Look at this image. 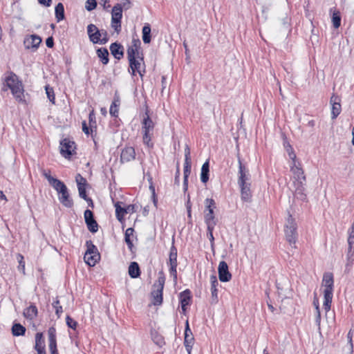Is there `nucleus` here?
<instances>
[{
    "label": "nucleus",
    "instance_id": "nucleus-1",
    "mask_svg": "<svg viewBox=\"0 0 354 354\" xmlns=\"http://www.w3.org/2000/svg\"><path fill=\"white\" fill-rule=\"evenodd\" d=\"M284 232L286 241L290 245H294L293 248H296L295 244L298 237L297 224L295 219L290 214L288 215L286 219L284 225Z\"/></svg>",
    "mask_w": 354,
    "mask_h": 354
},
{
    "label": "nucleus",
    "instance_id": "nucleus-2",
    "mask_svg": "<svg viewBox=\"0 0 354 354\" xmlns=\"http://www.w3.org/2000/svg\"><path fill=\"white\" fill-rule=\"evenodd\" d=\"M165 283V277L162 272H159L158 279L152 286L151 296L152 297V304L154 306H160L162 303V292Z\"/></svg>",
    "mask_w": 354,
    "mask_h": 354
},
{
    "label": "nucleus",
    "instance_id": "nucleus-3",
    "mask_svg": "<svg viewBox=\"0 0 354 354\" xmlns=\"http://www.w3.org/2000/svg\"><path fill=\"white\" fill-rule=\"evenodd\" d=\"M154 128V123L152 120L150 118L148 111L145 113V116L144 117L142 122V129L143 132V142L146 144L148 147H152V143H151L152 133H151Z\"/></svg>",
    "mask_w": 354,
    "mask_h": 354
},
{
    "label": "nucleus",
    "instance_id": "nucleus-4",
    "mask_svg": "<svg viewBox=\"0 0 354 354\" xmlns=\"http://www.w3.org/2000/svg\"><path fill=\"white\" fill-rule=\"evenodd\" d=\"M205 209L204 211V219L206 225L212 223L216 224L214 216V209H216V203L212 198H206L205 201Z\"/></svg>",
    "mask_w": 354,
    "mask_h": 354
},
{
    "label": "nucleus",
    "instance_id": "nucleus-5",
    "mask_svg": "<svg viewBox=\"0 0 354 354\" xmlns=\"http://www.w3.org/2000/svg\"><path fill=\"white\" fill-rule=\"evenodd\" d=\"M76 145L75 142L68 138H64L60 142V153L65 158H70L75 153Z\"/></svg>",
    "mask_w": 354,
    "mask_h": 354
},
{
    "label": "nucleus",
    "instance_id": "nucleus-6",
    "mask_svg": "<svg viewBox=\"0 0 354 354\" xmlns=\"http://www.w3.org/2000/svg\"><path fill=\"white\" fill-rule=\"evenodd\" d=\"M190 148L188 145H185V163H184V185L185 189H187V181L188 176L191 173V167H192V161L190 156Z\"/></svg>",
    "mask_w": 354,
    "mask_h": 354
},
{
    "label": "nucleus",
    "instance_id": "nucleus-7",
    "mask_svg": "<svg viewBox=\"0 0 354 354\" xmlns=\"http://www.w3.org/2000/svg\"><path fill=\"white\" fill-rule=\"evenodd\" d=\"M306 181V178H304V179H294L292 180L293 186L295 187V195L301 201H304L306 198V195L305 194Z\"/></svg>",
    "mask_w": 354,
    "mask_h": 354
},
{
    "label": "nucleus",
    "instance_id": "nucleus-8",
    "mask_svg": "<svg viewBox=\"0 0 354 354\" xmlns=\"http://www.w3.org/2000/svg\"><path fill=\"white\" fill-rule=\"evenodd\" d=\"M141 42L139 39H133L131 45L127 49L128 59H133L135 57L142 60L143 58L139 56V49L140 48Z\"/></svg>",
    "mask_w": 354,
    "mask_h": 354
},
{
    "label": "nucleus",
    "instance_id": "nucleus-9",
    "mask_svg": "<svg viewBox=\"0 0 354 354\" xmlns=\"http://www.w3.org/2000/svg\"><path fill=\"white\" fill-rule=\"evenodd\" d=\"M218 278L221 281L227 282L232 279V274L229 272L227 263L222 261L219 263L218 268Z\"/></svg>",
    "mask_w": 354,
    "mask_h": 354
},
{
    "label": "nucleus",
    "instance_id": "nucleus-10",
    "mask_svg": "<svg viewBox=\"0 0 354 354\" xmlns=\"http://www.w3.org/2000/svg\"><path fill=\"white\" fill-rule=\"evenodd\" d=\"M87 33L90 41L93 44H100L101 35L100 30L94 24H89L87 26Z\"/></svg>",
    "mask_w": 354,
    "mask_h": 354
},
{
    "label": "nucleus",
    "instance_id": "nucleus-11",
    "mask_svg": "<svg viewBox=\"0 0 354 354\" xmlns=\"http://www.w3.org/2000/svg\"><path fill=\"white\" fill-rule=\"evenodd\" d=\"M250 180V175L248 170L246 169L245 165H243L240 158H239V185H243L245 183H248V181Z\"/></svg>",
    "mask_w": 354,
    "mask_h": 354
},
{
    "label": "nucleus",
    "instance_id": "nucleus-12",
    "mask_svg": "<svg viewBox=\"0 0 354 354\" xmlns=\"http://www.w3.org/2000/svg\"><path fill=\"white\" fill-rule=\"evenodd\" d=\"M128 60L129 62V68L131 71V75H136V73H138L142 77L145 72V68L141 70V62L142 60L138 59V57H135L133 59H129Z\"/></svg>",
    "mask_w": 354,
    "mask_h": 354
},
{
    "label": "nucleus",
    "instance_id": "nucleus-13",
    "mask_svg": "<svg viewBox=\"0 0 354 354\" xmlns=\"http://www.w3.org/2000/svg\"><path fill=\"white\" fill-rule=\"evenodd\" d=\"M75 181L77 185V189L79 196L83 199L86 198V187L87 185V181L81 174H77L75 176Z\"/></svg>",
    "mask_w": 354,
    "mask_h": 354
},
{
    "label": "nucleus",
    "instance_id": "nucleus-14",
    "mask_svg": "<svg viewBox=\"0 0 354 354\" xmlns=\"http://www.w3.org/2000/svg\"><path fill=\"white\" fill-rule=\"evenodd\" d=\"M330 102L332 104V119H335L340 114L342 110L340 98L333 94L330 97Z\"/></svg>",
    "mask_w": 354,
    "mask_h": 354
},
{
    "label": "nucleus",
    "instance_id": "nucleus-15",
    "mask_svg": "<svg viewBox=\"0 0 354 354\" xmlns=\"http://www.w3.org/2000/svg\"><path fill=\"white\" fill-rule=\"evenodd\" d=\"M136 152L132 147H127L122 149L120 155L121 162H128L135 159Z\"/></svg>",
    "mask_w": 354,
    "mask_h": 354
},
{
    "label": "nucleus",
    "instance_id": "nucleus-16",
    "mask_svg": "<svg viewBox=\"0 0 354 354\" xmlns=\"http://www.w3.org/2000/svg\"><path fill=\"white\" fill-rule=\"evenodd\" d=\"M41 42V37L35 35H32L24 39V45L28 49L34 48L36 50L39 47Z\"/></svg>",
    "mask_w": 354,
    "mask_h": 354
},
{
    "label": "nucleus",
    "instance_id": "nucleus-17",
    "mask_svg": "<svg viewBox=\"0 0 354 354\" xmlns=\"http://www.w3.org/2000/svg\"><path fill=\"white\" fill-rule=\"evenodd\" d=\"M333 275L330 272H326L324 274L322 285L324 286V290L329 293H333Z\"/></svg>",
    "mask_w": 354,
    "mask_h": 354
},
{
    "label": "nucleus",
    "instance_id": "nucleus-18",
    "mask_svg": "<svg viewBox=\"0 0 354 354\" xmlns=\"http://www.w3.org/2000/svg\"><path fill=\"white\" fill-rule=\"evenodd\" d=\"M210 283H211V303L216 304L218 302V290L217 286H218V281L215 275H212L210 277Z\"/></svg>",
    "mask_w": 354,
    "mask_h": 354
},
{
    "label": "nucleus",
    "instance_id": "nucleus-19",
    "mask_svg": "<svg viewBox=\"0 0 354 354\" xmlns=\"http://www.w3.org/2000/svg\"><path fill=\"white\" fill-rule=\"evenodd\" d=\"M59 200L64 206L68 208L73 207V201L72 198L70 197V194L68 193L67 187L62 190L61 192H59Z\"/></svg>",
    "mask_w": 354,
    "mask_h": 354
},
{
    "label": "nucleus",
    "instance_id": "nucleus-20",
    "mask_svg": "<svg viewBox=\"0 0 354 354\" xmlns=\"http://www.w3.org/2000/svg\"><path fill=\"white\" fill-rule=\"evenodd\" d=\"M189 331V326L188 321L186 322V327L185 330V339L184 344L187 351L188 354H191L192 346L194 344V338L193 337L192 333L191 335H187V331Z\"/></svg>",
    "mask_w": 354,
    "mask_h": 354
},
{
    "label": "nucleus",
    "instance_id": "nucleus-21",
    "mask_svg": "<svg viewBox=\"0 0 354 354\" xmlns=\"http://www.w3.org/2000/svg\"><path fill=\"white\" fill-rule=\"evenodd\" d=\"M123 46L117 42L111 44L110 46V50L113 56L120 60L124 55Z\"/></svg>",
    "mask_w": 354,
    "mask_h": 354
},
{
    "label": "nucleus",
    "instance_id": "nucleus-22",
    "mask_svg": "<svg viewBox=\"0 0 354 354\" xmlns=\"http://www.w3.org/2000/svg\"><path fill=\"white\" fill-rule=\"evenodd\" d=\"M35 349L37 351V353H39L40 354H42L43 352H46L45 341L41 333H37L35 335Z\"/></svg>",
    "mask_w": 354,
    "mask_h": 354
},
{
    "label": "nucleus",
    "instance_id": "nucleus-23",
    "mask_svg": "<svg viewBox=\"0 0 354 354\" xmlns=\"http://www.w3.org/2000/svg\"><path fill=\"white\" fill-rule=\"evenodd\" d=\"M241 188V199L244 201H250L252 197L250 190V183H245L243 185H239Z\"/></svg>",
    "mask_w": 354,
    "mask_h": 354
},
{
    "label": "nucleus",
    "instance_id": "nucleus-24",
    "mask_svg": "<svg viewBox=\"0 0 354 354\" xmlns=\"http://www.w3.org/2000/svg\"><path fill=\"white\" fill-rule=\"evenodd\" d=\"M84 259L88 266H94L100 259V254L99 253L92 254V252H86Z\"/></svg>",
    "mask_w": 354,
    "mask_h": 354
},
{
    "label": "nucleus",
    "instance_id": "nucleus-25",
    "mask_svg": "<svg viewBox=\"0 0 354 354\" xmlns=\"http://www.w3.org/2000/svg\"><path fill=\"white\" fill-rule=\"evenodd\" d=\"M180 300L182 310L183 312L186 310V306L189 304L191 300V292L189 290H185L180 294Z\"/></svg>",
    "mask_w": 354,
    "mask_h": 354
},
{
    "label": "nucleus",
    "instance_id": "nucleus-26",
    "mask_svg": "<svg viewBox=\"0 0 354 354\" xmlns=\"http://www.w3.org/2000/svg\"><path fill=\"white\" fill-rule=\"evenodd\" d=\"M16 84L17 85L10 89L12 93L15 97L17 100L19 102H24V88L22 84L20 82Z\"/></svg>",
    "mask_w": 354,
    "mask_h": 354
},
{
    "label": "nucleus",
    "instance_id": "nucleus-27",
    "mask_svg": "<svg viewBox=\"0 0 354 354\" xmlns=\"http://www.w3.org/2000/svg\"><path fill=\"white\" fill-rule=\"evenodd\" d=\"M122 17V5L117 3L115 5L112 9L111 12V20L120 22L121 21Z\"/></svg>",
    "mask_w": 354,
    "mask_h": 354
},
{
    "label": "nucleus",
    "instance_id": "nucleus-28",
    "mask_svg": "<svg viewBox=\"0 0 354 354\" xmlns=\"http://www.w3.org/2000/svg\"><path fill=\"white\" fill-rule=\"evenodd\" d=\"M38 313L37 308L35 305L31 304L24 310V316L28 319H33Z\"/></svg>",
    "mask_w": 354,
    "mask_h": 354
},
{
    "label": "nucleus",
    "instance_id": "nucleus-29",
    "mask_svg": "<svg viewBox=\"0 0 354 354\" xmlns=\"http://www.w3.org/2000/svg\"><path fill=\"white\" fill-rule=\"evenodd\" d=\"M290 171L293 174V180L302 178L304 179V178H306L303 169L301 167L297 166L295 162H292V165L290 167Z\"/></svg>",
    "mask_w": 354,
    "mask_h": 354
},
{
    "label": "nucleus",
    "instance_id": "nucleus-30",
    "mask_svg": "<svg viewBox=\"0 0 354 354\" xmlns=\"http://www.w3.org/2000/svg\"><path fill=\"white\" fill-rule=\"evenodd\" d=\"M169 266H177V249L174 246V239L173 238L172 245L170 248L169 257Z\"/></svg>",
    "mask_w": 354,
    "mask_h": 354
},
{
    "label": "nucleus",
    "instance_id": "nucleus-31",
    "mask_svg": "<svg viewBox=\"0 0 354 354\" xmlns=\"http://www.w3.org/2000/svg\"><path fill=\"white\" fill-rule=\"evenodd\" d=\"M277 288L278 290L279 295L282 298H286L287 297L286 292L289 290L288 282L286 281L283 284L277 281Z\"/></svg>",
    "mask_w": 354,
    "mask_h": 354
},
{
    "label": "nucleus",
    "instance_id": "nucleus-32",
    "mask_svg": "<svg viewBox=\"0 0 354 354\" xmlns=\"http://www.w3.org/2000/svg\"><path fill=\"white\" fill-rule=\"evenodd\" d=\"M129 274L131 278H137L140 274V270L138 263L131 262L129 266Z\"/></svg>",
    "mask_w": 354,
    "mask_h": 354
},
{
    "label": "nucleus",
    "instance_id": "nucleus-33",
    "mask_svg": "<svg viewBox=\"0 0 354 354\" xmlns=\"http://www.w3.org/2000/svg\"><path fill=\"white\" fill-rule=\"evenodd\" d=\"M209 161L203 163L201 168V180L203 183H206L209 180Z\"/></svg>",
    "mask_w": 354,
    "mask_h": 354
},
{
    "label": "nucleus",
    "instance_id": "nucleus-34",
    "mask_svg": "<svg viewBox=\"0 0 354 354\" xmlns=\"http://www.w3.org/2000/svg\"><path fill=\"white\" fill-rule=\"evenodd\" d=\"M97 55L100 59L103 64H107L109 62V51L106 48H100L97 50Z\"/></svg>",
    "mask_w": 354,
    "mask_h": 354
},
{
    "label": "nucleus",
    "instance_id": "nucleus-35",
    "mask_svg": "<svg viewBox=\"0 0 354 354\" xmlns=\"http://www.w3.org/2000/svg\"><path fill=\"white\" fill-rule=\"evenodd\" d=\"M19 82L17 79V76L13 73H10L9 75L5 78V84L6 85L11 89L13 88L16 84H18Z\"/></svg>",
    "mask_w": 354,
    "mask_h": 354
},
{
    "label": "nucleus",
    "instance_id": "nucleus-36",
    "mask_svg": "<svg viewBox=\"0 0 354 354\" xmlns=\"http://www.w3.org/2000/svg\"><path fill=\"white\" fill-rule=\"evenodd\" d=\"M142 40L145 44L151 42V26L149 24H146L142 28Z\"/></svg>",
    "mask_w": 354,
    "mask_h": 354
},
{
    "label": "nucleus",
    "instance_id": "nucleus-37",
    "mask_svg": "<svg viewBox=\"0 0 354 354\" xmlns=\"http://www.w3.org/2000/svg\"><path fill=\"white\" fill-rule=\"evenodd\" d=\"M12 333L14 336L24 335L26 333V328L20 324H14L12 327Z\"/></svg>",
    "mask_w": 354,
    "mask_h": 354
},
{
    "label": "nucleus",
    "instance_id": "nucleus-38",
    "mask_svg": "<svg viewBox=\"0 0 354 354\" xmlns=\"http://www.w3.org/2000/svg\"><path fill=\"white\" fill-rule=\"evenodd\" d=\"M50 185L57 192L58 194L67 187L62 181L57 178L53 180Z\"/></svg>",
    "mask_w": 354,
    "mask_h": 354
},
{
    "label": "nucleus",
    "instance_id": "nucleus-39",
    "mask_svg": "<svg viewBox=\"0 0 354 354\" xmlns=\"http://www.w3.org/2000/svg\"><path fill=\"white\" fill-rule=\"evenodd\" d=\"M55 17L58 22L64 19V8L62 3L55 6Z\"/></svg>",
    "mask_w": 354,
    "mask_h": 354
},
{
    "label": "nucleus",
    "instance_id": "nucleus-40",
    "mask_svg": "<svg viewBox=\"0 0 354 354\" xmlns=\"http://www.w3.org/2000/svg\"><path fill=\"white\" fill-rule=\"evenodd\" d=\"M324 308L326 311H328L330 308V304L333 299V293H329L327 291H324Z\"/></svg>",
    "mask_w": 354,
    "mask_h": 354
},
{
    "label": "nucleus",
    "instance_id": "nucleus-41",
    "mask_svg": "<svg viewBox=\"0 0 354 354\" xmlns=\"http://www.w3.org/2000/svg\"><path fill=\"white\" fill-rule=\"evenodd\" d=\"M133 232H134L133 229L131 227H129V228L127 229V230L125 232V234H124L125 242L127 243L128 248L131 250L133 248V243H132V241L131 240L130 237H131V236H133Z\"/></svg>",
    "mask_w": 354,
    "mask_h": 354
},
{
    "label": "nucleus",
    "instance_id": "nucleus-42",
    "mask_svg": "<svg viewBox=\"0 0 354 354\" xmlns=\"http://www.w3.org/2000/svg\"><path fill=\"white\" fill-rule=\"evenodd\" d=\"M216 225V224H212V223L207 225V235L209 239V241L211 243V246L212 248L214 247V238L213 236V230H214Z\"/></svg>",
    "mask_w": 354,
    "mask_h": 354
},
{
    "label": "nucleus",
    "instance_id": "nucleus-43",
    "mask_svg": "<svg viewBox=\"0 0 354 354\" xmlns=\"http://www.w3.org/2000/svg\"><path fill=\"white\" fill-rule=\"evenodd\" d=\"M332 22L335 28H338L341 25V16L339 11H334L332 16Z\"/></svg>",
    "mask_w": 354,
    "mask_h": 354
},
{
    "label": "nucleus",
    "instance_id": "nucleus-44",
    "mask_svg": "<svg viewBox=\"0 0 354 354\" xmlns=\"http://www.w3.org/2000/svg\"><path fill=\"white\" fill-rule=\"evenodd\" d=\"M115 214L118 220L122 221L125 215V208L122 207L118 203L115 205Z\"/></svg>",
    "mask_w": 354,
    "mask_h": 354
},
{
    "label": "nucleus",
    "instance_id": "nucleus-45",
    "mask_svg": "<svg viewBox=\"0 0 354 354\" xmlns=\"http://www.w3.org/2000/svg\"><path fill=\"white\" fill-rule=\"evenodd\" d=\"M86 224L87 225L88 230L91 232L95 233L98 230V224L94 218L87 221Z\"/></svg>",
    "mask_w": 354,
    "mask_h": 354
},
{
    "label": "nucleus",
    "instance_id": "nucleus-46",
    "mask_svg": "<svg viewBox=\"0 0 354 354\" xmlns=\"http://www.w3.org/2000/svg\"><path fill=\"white\" fill-rule=\"evenodd\" d=\"M284 147H285V148L286 149V151L288 153L289 158L292 160V162H295L296 154L295 153L293 148L292 147V146L288 142H287V143L284 144Z\"/></svg>",
    "mask_w": 354,
    "mask_h": 354
},
{
    "label": "nucleus",
    "instance_id": "nucleus-47",
    "mask_svg": "<svg viewBox=\"0 0 354 354\" xmlns=\"http://www.w3.org/2000/svg\"><path fill=\"white\" fill-rule=\"evenodd\" d=\"M46 93L47 95L48 98L49 100L53 103L55 104V94L53 89L52 88H50L49 86H46Z\"/></svg>",
    "mask_w": 354,
    "mask_h": 354
},
{
    "label": "nucleus",
    "instance_id": "nucleus-48",
    "mask_svg": "<svg viewBox=\"0 0 354 354\" xmlns=\"http://www.w3.org/2000/svg\"><path fill=\"white\" fill-rule=\"evenodd\" d=\"M53 306L55 310L56 315L59 317L60 315L62 313V307L59 305V301L57 299L53 303Z\"/></svg>",
    "mask_w": 354,
    "mask_h": 354
},
{
    "label": "nucleus",
    "instance_id": "nucleus-49",
    "mask_svg": "<svg viewBox=\"0 0 354 354\" xmlns=\"http://www.w3.org/2000/svg\"><path fill=\"white\" fill-rule=\"evenodd\" d=\"M66 319L67 326L69 328L75 330L77 326V322L72 319L70 316H67Z\"/></svg>",
    "mask_w": 354,
    "mask_h": 354
},
{
    "label": "nucleus",
    "instance_id": "nucleus-50",
    "mask_svg": "<svg viewBox=\"0 0 354 354\" xmlns=\"http://www.w3.org/2000/svg\"><path fill=\"white\" fill-rule=\"evenodd\" d=\"M97 6L95 0H87L86 2V8L87 10L91 11L95 9Z\"/></svg>",
    "mask_w": 354,
    "mask_h": 354
},
{
    "label": "nucleus",
    "instance_id": "nucleus-51",
    "mask_svg": "<svg viewBox=\"0 0 354 354\" xmlns=\"http://www.w3.org/2000/svg\"><path fill=\"white\" fill-rule=\"evenodd\" d=\"M100 33L101 35L100 44H105L109 41V38H108V36H107V32L104 30H100Z\"/></svg>",
    "mask_w": 354,
    "mask_h": 354
},
{
    "label": "nucleus",
    "instance_id": "nucleus-52",
    "mask_svg": "<svg viewBox=\"0 0 354 354\" xmlns=\"http://www.w3.org/2000/svg\"><path fill=\"white\" fill-rule=\"evenodd\" d=\"M87 250L86 252H92V254L98 253L97 248L92 243L91 241H86Z\"/></svg>",
    "mask_w": 354,
    "mask_h": 354
},
{
    "label": "nucleus",
    "instance_id": "nucleus-53",
    "mask_svg": "<svg viewBox=\"0 0 354 354\" xmlns=\"http://www.w3.org/2000/svg\"><path fill=\"white\" fill-rule=\"evenodd\" d=\"M48 341L56 340V330L54 327L49 328L48 330Z\"/></svg>",
    "mask_w": 354,
    "mask_h": 354
},
{
    "label": "nucleus",
    "instance_id": "nucleus-54",
    "mask_svg": "<svg viewBox=\"0 0 354 354\" xmlns=\"http://www.w3.org/2000/svg\"><path fill=\"white\" fill-rule=\"evenodd\" d=\"M118 107L117 105H115V103H112L111 106H110V109H109V113L111 115L114 116V117H118Z\"/></svg>",
    "mask_w": 354,
    "mask_h": 354
},
{
    "label": "nucleus",
    "instance_id": "nucleus-55",
    "mask_svg": "<svg viewBox=\"0 0 354 354\" xmlns=\"http://www.w3.org/2000/svg\"><path fill=\"white\" fill-rule=\"evenodd\" d=\"M41 174L47 179V180L48 181L49 184L50 183V182L53 181V180L55 179V178L51 176L50 171H47V170L44 169V170H42Z\"/></svg>",
    "mask_w": 354,
    "mask_h": 354
},
{
    "label": "nucleus",
    "instance_id": "nucleus-56",
    "mask_svg": "<svg viewBox=\"0 0 354 354\" xmlns=\"http://www.w3.org/2000/svg\"><path fill=\"white\" fill-rule=\"evenodd\" d=\"M94 217H93V213L92 212V211L89 210V209H86L85 212H84V219H85V223H86L87 221H91L92 219H93Z\"/></svg>",
    "mask_w": 354,
    "mask_h": 354
},
{
    "label": "nucleus",
    "instance_id": "nucleus-57",
    "mask_svg": "<svg viewBox=\"0 0 354 354\" xmlns=\"http://www.w3.org/2000/svg\"><path fill=\"white\" fill-rule=\"evenodd\" d=\"M111 26L118 33L121 30V21L116 22L111 20Z\"/></svg>",
    "mask_w": 354,
    "mask_h": 354
},
{
    "label": "nucleus",
    "instance_id": "nucleus-58",
    "mask_svg": "<svg viewBox=\"0 0 354 354\" xmlns=\"http://www.w3.org/2000/svg\"><path fill=\"white\" fill-rule=\"evenodd\" d=\"M177 266H170L169 272L174 277L175 281L177 279Z\"/></svg>",
    "mask_w": 354,
    "mask_h": 354
},
{
    "label": "nucleus",
    "instance_id": "nucleus-59",
    "mask_svg": "<svg viewBox=\"0 0 354 354\" xmlns=\"http://www.w3.org/2000/svg\"><path fill=\"white\" fill-rule=\"evenodd\" d=\"M122 3H120L122 5V9L128 10L131 8V3L130 0H122Z\"/></svg>",
    "mask_w": 354,
    "mask_h": 354
},
{
    "label": "nucleus",
    "instance_id": "nucleus-60",
    "mask_svg": "<svg viewBox=\"0 0 354 354\" xmlns=\"http://www.w3.org/2000/svg\"><path fill=\"white\" fill-rule=\"evenodd\" d=\"M348 241L350 248L354 247V231L350 232Z\"/></svg>",
    "mask_w": 354,
    "mask_h": 354
},
{
    "label": "nucleus",
    "instance_id": "nucleus-61",
    "mask_svg": "<svg viewBox=\"0 0 354 354\" xmlns=\"http://www.w3.org/2000/svg\"><path fill=\"white\" fill-rule=\"evenodd\" d=\"M49 350L50 351H54L57 350V341L56 340H51L49 341Z\"/></svg>",
    "mask_w": 354,
    "mask_h": 354
},
{
    "label": "nucleus",
    "instance_id": "nucleus-62",
    "mask_svg": "<svg viewBox=\"0 0 354 354\" xmlns=\"http://www.w3.org/2000/svg\"><path fill=\"white\" fill-rule=\"evenodd\" d=\"M17 259H18V261H19V266H21L22 267V269L24 270L25 268V262L24 261V257L19 254L17 255Z\"/></svg>",
    "mask_w": 354,
    "mask_h": 354
},
{
    "label": "nucleus",
    "instance_id": "nucleus-63",
    "mask_svg": "<svg viewBox=\"0 0 354 354\" xmlns=\"http://www.w3.org/2000/svg\"><path fill=\"white\" fill-rule=\"evenodd\" d=\"M46 44L48 48H53L54 46V41L52 37H49L46 40Z\"/></svg>",
    "mask_w": 354,
    "mask_h": 354
},
{
    "label": "nucleus",
    "instance_id": "nucleus-64",
    "mask_svg": "<svg viewBox=\"0 0 354 354\" xmlns=\"http://www.w3.org/2000/svg\"><path fill=\"white\" fill-rule=\"evenodd\" d=\"M154 341L156 344H157L159 346H162L165 344V341L162 337H155Z\"/></svg>",
    "mask_w": 354,
    "mask_h": 354
}]
</instances>
